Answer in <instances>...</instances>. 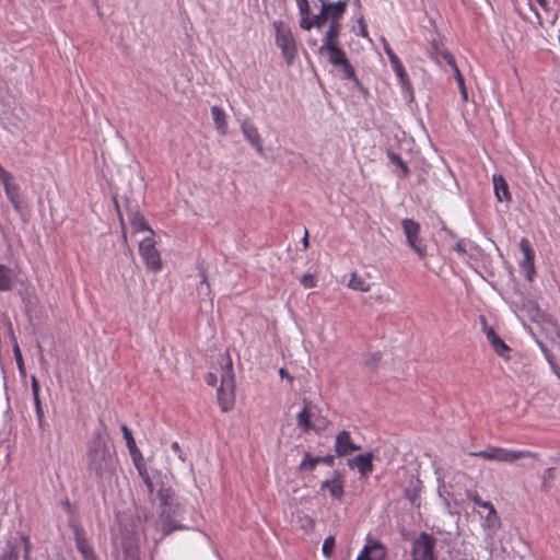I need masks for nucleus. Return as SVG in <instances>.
Returning a JSON list of instances; mask_svg holds the SVG:
<instances>
[{
	"mask_svg": "<svg viewBox=\"0 0 560 560\" xmlns=\"http://www.w3.org/2000/svg\"><path fill=\"white\" fill-rule=\"evenodd\" d=\"M536 2L540 5V8L545 11L549 10V1L548 0H536Z\"/></svg>",
	"mask_w": 560,
	"mask_h": 560,
	"instance_id": "49",
	"label": "nucleus"
},
{
	"mask_svg": "<svg viewBox=\"0 0 560 560\" xmlns=\"http://www.w3.org/2000/svg\"><path fill=\"white\" fill-rule=\"evenodd\" d=\"M279 374L282 378L287 377L290 382L293 381V377L287 372L285 369H280Z\"/></svg>",
	"mask_w": 560,
	"mask_h": 560,
	"instance_id": "50",
	"label": "nucleus"
},
{
	"mask_svg": "<svg viewBox=\"0 0 560 560\" xmlns=\"http://www.w3.org/2000/svg\"><path fill=\"white\" fill-rule=\"evenodd\" d=\"M74 539L78 550L81 552L84 560H95L92 547L85 540L81 530L74 532Z\"/></svg>",
	"mask_w": 560,
	"mask_h": 560,
	"instance_id": "22",
	"label": "nucleus"
},
{
	"mask_svg": "<svg viewBox=\"0 0 560 560\" xmlns=\"http://www.w3.org/2000/svg\"><path fill=\"white\" fill-rule=\"evenodd\" d=\"M348 288L359 292H369L371 290V283L365 277L354 271L351 273Z\"/></svg>",
	"mask_w": 560,
	"mask_h": 560,
	"instance_id": "26",
	"label": "nucleus"
},
{
	"mask_svg": "<svg viewBox=\"0 0 560 560\" xmlns=\"http://www.w3.org/2000/svg\"><path fill=\"white\" fill-rule=\"evenodd\" d=\"M122 238H124V242H127V234H126V231L125 229H122Z\"/></svg>",
	"mask_w": 560,
	"mask_h": 560,
	"instance_id": "57",
	"label": "nucleus"
},
{
	"mask_svg": "<svg viewBox=\"0 0 560 560\" xmlns=\"http://www.w3.org/2000/svg\"><path fill=\"white\" fill-rule=\"evenodd\" d=\"M435 545L436 539L432 535L425 532L420 533L411 546L412 560H436Z\"/></svg>",
	"mask_w": 560,
	"mask_h": 560,
	"instance_id": "9",
	"label": "nucleus"
},
{
	"mask_svg": "<svg viewBox=\"0 0 560 560\" xmlns=\"http://www.w3.org/2000/svg\"><path fill=\"white\" fill-rule=\"evenodd\" d=\"M351 469H357L361 477H368L373 471V454L365 453L354 456L348 460Z\"/></svg>",
	"mask_w": 560,
	"mask_h": 560,
	"instance_id": "16",
	"label": "nucleus"
},
{
	"mask_svg": "<svg viewBox=\"0 0 560 560\" xmlns=\"http://www.w3.org/2000/svg\"><path fill=\"white\" fill-rule=\"evenodd\" d=\"M296 425L303 433L314 431L320 433L329 425V420L310 400L303 401L302 409L296 415Z\"/></svg>",
	"mask_w": 560,
	"mask_h": 560,
	"instance_id": "3",
	"label": "nucleus"
},
{
	"mask_svg": "<svg viewBox=\"0 0 560 560\" xmlns=\"http://www.w3.org/2000/svg\"><path fill=\"white\" fill-rule=\"evenodd\" d=\"M62 505L68 510V512H71L70 502L68 500L62 501Z\"/></svg>",
	"mask_w": 560,
	"mask_h": 560,
	"instance_id": "54",
	"label": "nucleus"
},
{
	"mask_svg": "<svg viewBox=\"0 0 560 560\" xmlns=\"http://www.w3.org/2000/svg\"><path fill=\"white\" fill-rule=\"evenodd\" d=\"M211 115L214 121L217 130L221 135H225L228 132V122L225 112L219 106L211 107Z\"/></svg>",
	"mask_w": 560,
	"mask_h": 560,
	"instance_id": "25",
	"label": "nucleus"
},
{
	"mask_svg": "<svg viewBox=\"0 0 560 560\" xmlns=\"http://www.w3.org/2000/svg\"><path fill=\"white\" fill-rule=\"evenodd\" d=\"M340 28H341L340 23L329 22V27L324 35L322 45L339 44L338 37H339Z\"/></svg>",
	"mask_w": 560,
	"mask_h": 560,
	"instance_id": "29",
	"label": "nucleus"
},
{
	"mask_svg": "<svg viewBox=\"0 0 560 560\" xmlns=\"http://www.w3.org/2000/svg\"><path fill=\"white\" fill-rule=\"evenodd\" d=\"M556 478V468L550 467L544 471L542 475V487L550 488L552 480Z\"/></svg>",
	"mask_w": 560,
	"mask_h": 560,
	"instance_id": "36",
	"label": "nucleus"
},
{
	"mask_svg": "<svg viewBox=\"0 0 560 560\" xmlns=\"http://www.w3.org/2000/svg\"><path fill=\"white\" fill-rule=\"evenodd\" d=\"M217 399L222 412L233 409L235 404V377L231 355L226 354L225 370L221 375V384L217 390Z\"/></svg>",
	"mask_w": 560,
	"mask_h": 560,
	"instance_id": "4",
	"label": "nucleus"
},
{
	"mask_svg": "<svg viewBox=\"0 0 560 560\" xmlns=\"http://www.w3.org/2000/svg\"><path fill=\"white\" fill-rule=\"evenodd\" d=\"M494 194L499 201H510L511 192L509 190V186L506 180L502 175L494 174L492 177Z\"/></svg>",
	"mask_w": 560,
	"mask_h": 560,
	"instance_id": "20",
	"label": "nucleus"
},
{
	"mask_svg": "<svg viewBox=\"0 0 560 560\" xmlns=\"http://www.w3.org/2000/svg\"><path fill=\"white\" fill-rule=\"evenodd\" d=\"M383 43H384V51L385 54L387 55L388 59H389V62L397 59L398 56L395 54V51L392 49V47L389 46V44L383 39Z\"/></svg>",
	"mask_w": 560,
	"mask_h": 560,
	"instance_id": "44",
	"label": "nucleus"
},
{
	"mask_svg": "<svg viewBox=\"0 0 560 560\" xmlns=\"http://www.w3.org/2000/svg\"><path fill=\"white\" fill-rule=\"evenodd\" d=\"M390 66L393 71L395 72L396 77L398 78V81L402 89L411 90V82L408 77V73L405 70V67L399 58L390 61Z\"/></svg>",
	"mask_w": 560,
	"mask_h": 560,
	"instance_id": "23",
	"label": "nucleus"
},
{
	"mask_svg": "<svg viewBox=\"0 0 560 560\" xmlns=\"http://www.w3.org/2000/svg\"><path fill=\"white\" fill-rule=\"evenodd\" d=\"M0 183L3 185L4 192L15 210L20 209L19 185L14 183L13 175L0 164Z\"/></svg>",
	"mask_w": 560,
	"mask_h": 560,
	"instance_id": "12",
	"label": "nucleus"
},
{
	"mask_svg": "<svg viewBox=\"0 0 560 560\" xmlns=\"http://www.w3.org/2000/svg\"><path fill=\"white\" fill-rule=\"evenodd\" d=\"M326 3L323 2L319 14L313 16H306L301 19L300 26L305 31H310L312 27H322L328 21Z\"/></svg>",
	"mask_w": 560,
	"mask_h": 560,
	"instance_id": "18",
	"label": "nucleus"
},
{
	"mask_svg": "<svg viewBox=\"0 0 560 560\" xmlns=\"http://www.w3.org/2000/svg\"><path fill=\"white\" fill-rule=\"evenodd\" d=\"M360 450V445H357L349 431H340L335 439V452L339 457H345Z\"/></svg>",
	"mask_w": 560,
	"mask_h": 560,
	"instance_id": "13",
	"label": "nucleus"
},
{
	"mask_svg": "<svg viewBox=\"0 0 560 560\" xmlns=\"http://www.w3.org/2000/svg\"><path fill=\"white\" fill-rule=\"evenodd\" d=\"M401 226L407 240L408 246L420 257L427 256V245L420 236L421 226L418 222L411 219H404Z\"/></svg>",
	"mask_w": 560,
	"mask_h": 560,
	"instance_id": "8",
	"label": "nucleus"
},
{
	"mask_svg": "<svg viewBox=\"0 0 560 560\" xmlns=\"http://www.w3.org/2000/svg\"><path fill=\"white\" fill-rule=\"evenodd\" d=\"M336 68L342 72V74L346 79L352 80L357 84L360 83V81L355 74V70H354L353 66L350 63V61L348 60L347 56L345 57V63H338V67H336Z\"/></svg>",
	"mask_w": 560,
	"mask_h": 560,
	"instance_id": "30",
	"label": "nucleus"
},
{
	"mask_svg": "<svg viewBox=\"0 0 560 560\" xmlns=\"http://www.w3.org/2000/svg\"><path fill=\"white\" fill-rule=\"evenodd\" d=\"M438 58L443 59L447 65H450L452 67L453 70H455V68H458L454 56L452 55V52H450L446 49L439 50L436 48V59Z\"/></svg>",
	"mask_w": 560,
	"mask_h": 560,
	"instance_id": "34",
	"label": "nucleus"
},
{
	"mask_svg": "<svg viewBox=\"0 0 560 560\" xmlns=\"http://www.w3.org/2000/svg\"><path fill=\"white\" fill-rule=\"evenodd\" d=\"M318 465L316 456H312L310 453H305L303 460L299 465V469L302 471H311Z\"/></svg>",
	"mask_w": 560,
	"mask_h": 560,
	"instance_id": "31",
	"label": "nucleus"
},
{
	"mask_svg": "<svg viewBox=\"0 0 560 560\" xmlns=\"http://www.w3.org/2000/svg\"><path fill=\"white\" fill-rule=\"evenodd\" d=\"M337 488H339V490H341V486H337ZM329 490L335 491V490H336V487H332V488H330Z\"/></svg>",
	"mask_w": 560,
	"mask_h": 560,
	"instance_id": "59",
	"label": "nucleus"
},
{
	"mask_svg": "<svg viewBox=\"0 0 560 560\" xmlns=\"http://www.w3.org/2000/svg\"><path fill=\"white\" fill-rule=\"evenodd\" d=\"M331 493H332V495H334L336 499H340V498H341V494H342V492H336V491H332Z\"/></svg>",
	"mask_w": 560,
	"mask_h": 560,
	"instance_id": "56",
	"label": "nucleus"
},
{
	"mask_svg": "<svg viewBox=\"0 0 560 560\" xmlns=\"http://www.w3.org/2000/svg\"><path fill=\"white\" fill-rule=\"evenodd\" d=\"M334 549H335V537L334 536H327L325 539H324V542H323V546H322V552L323 555L329 559L332 557L334 555Z\"/></svg>",
	"mask_w": 560,
	"mask_h": 560,
	"instance_id": "33",
	"label": "nucleus"
},
{
	"mask_svg": "<svg viewBox=\"0 0 560 560\" xmlns=\"http://www.w3.org/2000/svg\"><path fill=\"white\" fill-rule=\"evenodd\" d=\"M318 54L326 57L327 61L334 67H338V63H345V57L347 56L339 44L320 45Z\"/></svg>",
	"mask_w": 560,
	"mask_h": 560,
	"instance_id": "17",
	"label": "nucleus"
},
{
	"mask_svg": "<svg viewBox=\"0 0 560 560\" xmlns=\"http://www.w3.org/2000/svg\"><path fill=\"white\" fill-rule=\"evenodd\" d=\"M387 557V549L384 544L378 539L368 535L365 545L355 560H385Z\"/></svg>",
	"mask_w": 560,
	"mask_h": 560,
	"instance_id": "10",
	"label": "nucleus"
},
{
	"mask_svg": "<svg viewBox=\"0 0 560 560\" xmlns=\"http://www.w3.org/2000/svg\"><path fill=\"white\" fill-rule=\"evenodd\" d=\"M453 71H454L455 79H456V81L458 83L462 96H463L464 101H467V90H466V86H465L464 77H463V74H462V72L459 71L458 68H455V70H453Z\"/></svg>",
	"mask_w": 560,
	"mask_h": 560,
	"instance_id": "37",
	"label": "nucleus"
},
{
	"mask_svg": "<svg viewBox=\"0 0 560 560\" xmlns=\"http://www.w3.org/2000/svg\"><path fill=\"white\" fill-rule=\"evenodd\" d=\"M456 249H457L458 252H462V250H463V248L460 247V245H457V246H456Z\"/></svg>",
	"mask_w": 560,
	"mask_h": 560,
	"instance_id": "60",
	"label": "nucleus"
},
{
	"mask_svg": "<svg viewBox=\"0 0 560 560\" xmlns=\"http://www.w3.org/2000/svg\"><path fill=\"white\" fill-rule=\"evenodd\" d=\"M387 156L393 164H395L401 170L405 177H407L410 174L408 165L402 161V159L398 154H396L393 151H388Z\"/></svg>",
	"mask_w": 560,
	"mask_h": 560,
	"instance_id": "32",
	"label": "nucleus"
},
{
	"mask_svg": "<svg viewBox=\"0 0 560 560\" xmlns=\"http://www.w3.org/2000/svg\"><path fill=\"white\" fill-rule=\"evenodd\" d=\"M160 494H161V499L160 500L162 502V513H161V515L164 518V530L166 533H170V532H173V530L186 528L185 526L177 524L175 521H173L171 518V512H173L174 514H177L180 511V509H182L180 505L176 504L175 509L172 510V503L168 502V498L163 495L162 492H160Z\"/></svg>",
	"mask_w": 560,
	"mask_h": 560,
	"instance_id": "14",
	"label": "nucleus"
},
{
	"mask_svg": "<svg viewBox=\"0 0 560 560\" xmlns=\"http://www.w3.org/2000/svg\"><path fill=\"white\" fill-rule=\"evenodd\" d=\"M480 323L482 325V331L495 353L502 358H509V353L511 351L510 347L500 338L494 328L488 325L486 316H480Z\"/></svg>",
	"mask_w": 560,
	"mask_h": 560,
	"instance_id": "11",
	"label": "nucleus"
},
{
	"mask_svg": "<svg viewBox=\"0 0 560 560\" xmlns=\"http://www.w3.org/2000/svg\"><path fill=\"white\" fill-rule=\"evenodd\" d=\"M171 448H172V451L174 452V454H176V455H177V457H178L182 462H185V455H184V452H183V450H182V447H180V445H179V443H178V442H176V441H175V442H173V443L171 444Z\"/></svg>",
	"mask_w": 560,
	"mask_h": 560,
	"instance_id": "42",
	"label": "nucleus"
},
{
	"mask_svg": "<svg viewBox=\"0 0 560 560\" xmlns=\"http://www.w3.org/2000/svg\"><path fill=\"white\" fill-rule=\"evenodd\" d=\"M328 487V482H324L323 486H322V490H326V488Z\"/></svg>",
	"mask_w": 560,
	"mask_h": 560,
	"instance_id": "58",
	"label": "nucleus"
},
{
	"mask_svg": "<svg viewBox=\"0 0 560 560\" xmlns=\"http://www.w3.org/2000/svg\"><path fill=\"white\" fill-rule=\"evenodd\" d=\"M300 282L306 289L314 288V287H316V283H317L316 278L313 275H311V273L304 275L300 279Z\"/></svg>",
	"mask_w": 560,
	"mask_h": 560,
	"instance_id": "39",
	"label": "nucleus"
},
{
	"mask_svg": "<svg viewBox=\"0 0 560 560\" xmlns=\"http://www.w3.org/2000/svg\"><path fill=\"white\" fill-rule=\"evenodd\" d=\"M347 4L346 2H337V3H326L327 16L330 22L340 23V19L346 12Z\"/></svg>",
	"mask_w": 560,
	"mask_h": 560,
	"instance_id": "27",
	"label": "nucleus"
},
{
	"mask_svg": "<svg viewBox=\"0 0 560 560\" xmlns=\"http://www.w3.org/2000/svg\"><path fill=\"white\" fill-rule=\"evenodd\" d=\"M15 273L12 268L0 264V291L7 292L12 290L15 282Z\"/></svg>",
	"mask_w": 560,
	"mask_h": 560,
	"instance_id": "21",
	"label": "nucleus"
},
{
	"mask_svg": "<svg viewBox=\"0 0 560 560\" xmlns=\"http://www.w3.org/2000/svg\"><path fill=\"white\" fill-rule=\"evenodd\" d=\"M34 404L36 408V413L39 418L43 417L42 404L39 397H34Z\"/></svg>",
	"mask_w": 560,
	"mask_h": 560,
	"instance_id": "48",
	"label": "nucleus"
},
{
	"mask_svg": "<svg viewBox=\"0 0 560 560\" xmlns=\"http://www.w3.org/2000/svg\"><path fill=\"white\" fill-rule=\"evenodd\" d=\"M534 12H535L536 18H537V20H538V24H539L540 26H542V20H541L540 14H539L536 10H534Z\"/></svg>",
	"mask_w": 560,
	"mask_h": 560,
	"instance_id": "55",
	"label": "nucleus"
},
{
	"mask_svg": "<svg viewBox=\"0 0 560 560\" xmlns=\"http://www.w3.org/2000/svg\"><path fill=\"white\" fill-rule=\"evenodd\" d=\"M276 30V44L288 65H291L296 55V44L289 26L282 21L273 23Z\"/></svg>",
	"mask_w": 560,
	"mask_h": 560,
	"instance_id": "5",
	"label": "nucleus"
},
{
	"mask_svg": "<svg viewBox=\"0 0 560 560\" xmlns=\"http://www.w3.org/2000/svg\"><path fill=\"white\" fill-rule=\"evenodd\" d=\"M302 242H303L304 248L306 249L308 247V232H307V230H305V234H304V237H303Z\"/></svg>",
	"mask_w": 560,
	"mask_h": 560,
	"instance_id": "52",
	"label": "nucleus"
},
{
	"mask_svg": "<svg viewBox=\"0 0 560 560\" xmlns=\"http://www.w3.org/2000/svg\"><path fill=\"white\" fill-rule=\"evenodd\" d=\"M207 385L215 386L217 384V375L214 373H208L205 377Z\"/></svg>",
	"mask_w": 560,
	"mask_h": 560,
	"instance_id": "47",
	"label": "nucleus"
},
{
	"mask_svg": "<svg viewBox=\"0 0 560 560\" xmlns=\"http://www.w3.org/2000/svg\"><path fill=\"white\" fill-rule=\"evenodd\" d=\"M22 541L24 545V560H30L31 540H30L28 536H22Z\"/></svg>",
	"mask_w": 560,
	"mask_h": 560,
	"instance_id": "43",
	"label": "nucleus"
},
{
	"mask_svg": "<svg viewBox=\"0 0 560 560\" xmlns=\"http://www.w3.org/2000/svg\"><path fill=\"white\" fill-rule=\"evenodd\" d=\"M0 560H19L18 553L13 547L8 548L1 556Z\"/></svg>",
	"mask_w": 560,
	"mask_h": 560,
	"instance_id": "41",
	"label": "nucleus"
},
{
	"mask_svg": "<svg viewBox=\"0 0 560 560\" xmlns=\"http://www.w3.org/2000/svg\"><path fill=\"white\" fill-rule=\"evenodd\" d=\"M130 224L135 233L147 231L150 233V236L154 235V232L148 224L145 218L139 212L132 214L130 219Z\"/></svg>",
	"mask_w": 560,
	"mask_h": 560,
	"instance_id": "28",
	"label": "nucleus"
},
{
	"mask_svg": "<svg viewBox=\"0 0 560 560\" xmlns=\"http://www.w3.org/2000/svg\"><path fill=\"white\" fill-rule=\"evenodd\" d=\"M470 456L480 457L489 462H498L503 464H513L520 459L533 458L538 460L540 455L529 450H511L495 445H489L485 450L470 452Z\"/></svg>",
	"mask_w": 560,
	"mask_h": 560,
	"instance_id": "2",
	"label": "nucleus"
},
{
	"mask_svg": "<svg viewBox=\"0 0 560 560\" xmlns=\"http://www.w3.org/2000/svg\"><path fill=\"white\" fill-rule=\"evenodd\" d=\"M14 352H15V357H16V361H18L19 365H22L23 364L22 354H21L19 347H15Z\"/></svg>",
	"mask_w": 560,
	"mask_h": 560,
	"instance_id": "51",
	"label": "nucleus"
},
{
	"mask_svg": "<svg viewBox=\"0 0 560 560\" xmlns=\"http://www.w3.org/2000/svg\"><path fill=\"white\" fill-rule=\"evenodd\" d=\"M301 522V528L305 532H310L314 528V521L308 517L307 515H304L300 518Z\"/></svg>",
	"mask_w": 560,
	"mask_h": 560,
	"instance_id": "40",
	"label": "nucleus"
},
{
	"mask_svg": "<svg viewBox=\"0 0 560 560\" xmlns=\"http://www.w3.org/2000/svg\"><path fill=\"white\" fill-rule=\"evenodd\" d=\"M118 457L114 446L109 445L105 435L96 432L86 451V467L91 475L107 480L115 476Z\"/></svg>",
	"mask_w": 560,
	"mask_h": 560,
	"instance_id": "1",
	"label": "nucleus"
},
{
	"mask_svg": "<svg viewBox=\"0 0 560 560\" xmlns=\"http://www.w3.org/2000/svg\"><path fill=\"white\" fill-rule=\"evenodd\" d=\"M120 430H121L122 436L126 441L127 448L131 450L133 447H137V444L132 436L131 430L126 424H121Z\"/></svg>",
	"mask_w": 560,
	"mask_h": 560,
	"instance_id": "35",
	"label": "nucleus"
},
{
	"mask_svg": "<svg viewBox=\"0 0 560 560\" xmlns=\"http://www.w3.org/2000/svg\"><path fill=\"white\" fill-rule=\"evenodd\" d=\"M296 4L301 14V19L311 16L308 0H296Z\"/></svg>",
	"mask_w": 560,
	"mask_h": 560,
	"instance_id": "38",
	"label": "nucleus"
},
{
	"mask_svg": "<svg viewBox=\"0 0 560 560\" xmlns=\"http://www.w3.org/2000/svg\"><path fill=\"white\" fill-rule=\"evenodd\" d=\"M32 393L33 397H39V384L35 376L32 377Z\"/></svg>",
	"mask_w": 560,
	"mask_h": 560,
	"instance_id": "46",
	"label": "nucleus"
},
{
	"mask_svg": "<svg viewBox=\"0 0 560 560\" xmlns=\"http://www.w3.org/2000/svg\"><path fill=\"white\" fill-rule=\"evenodd\" d=\"M241 129L245 139L256 149L259 154H262L264 149L261 144V138L257 128L252 124L243 122Z\"/></svg>",
	"mask_w": 560,
	"mask_h": 560,
	"instance_id": "19",
	"label": "nucleus"
},
{
	"mask_svg": "<svg viewBox=\"0 0 560 560\" xmlns=\"http://www.w3.org/2000/svg\"><path fill=\"white\" fill-rule=\"evenodd\" d=\"M139 255L145 268L153 273L163 269V261L160 252L156 248V242L153 236H147L139 243Z\"/></svg>",
	"mask_w": 560,
	"mask_h": 560,
	"instance_id": "6",
	"label": "nucleus"
},
{
	"mask_svg": "<svg viewBox=\"0 0 560 560\" xmlns=\"http://www.w3.org/2000/svg\"><path fill=\"white\" fill-rule=\"evenodd\" d=\"M520 249L524 256L521 266L526 271L527 278L530 280L535 275V250L533 249L529 240L526 237L521 238Z\"/></svg>",
	"mask_w": 560,
	"mask_h": 560,
	"instance_id": "15",
	"label": "nucleus"
},
{
	"mask_svg": "<svg viewBox=\"0 0 560 560\" xmlns=\"http://www.w3.org/2000/svg\"><path fill=\"white\" fill-rule=\"evenodd\" d=\"M201 284H206L207 288H209V283L207 280V275L205 271L201 272Z\"/></svg>",
	"mask_w": 560,
	"mask_h": 560,
	"instance_id": "53",
	"label": "nucleus"
},
{
	"mask_svg": "<svg viewBox=\"0 0 560 560\" xmlns=\"http://www.w3.org/2000/svg\"><path fill=\"white\" fill-rule=\"evenodd\" d=\"M128 451L130 453L132 463L148 490H163L160 476L148 469L143 455L138 446Z\"/></svg>",
	"mask_w": 560,
	"mask_h": 560,
	"instance_id": "7",
	"label": "nucleus"
},
{
	"mask_svg": "<svg viewBox=\"0 0 560 560\" xmlns=\"http://www.w3.org/2000/svg\"><path fill=\"white\" fill-rule=\"evenodd\" d=\"M317 459H318V464H325L327 466H332L334 465V456L331 455H327V456H316Z\"/></svg>",
	"mask_w": 560,
	"mask_h": 560,
	"instance_id": "45",
	"label": "nucleus"
},
{
	"mask_svg": "<svg viewBox=\"0 0 560 560\" xmlns=\"http://www.w3.org/2000/svg\"><path fill=\"white\" fill-rule=\"evenodd\" d=\"M474 501L486 509H488V515L486 516V525L492 529H497L500 527V520L497 515V512L493 508V505L490 502L487 501H480L477 499V497H474Z\"/></svg>",
	"mask_w": 560,
	"mask_h": 560,
	"instance_id": "24",
	"label": "nucleus"
}]
</instances>
